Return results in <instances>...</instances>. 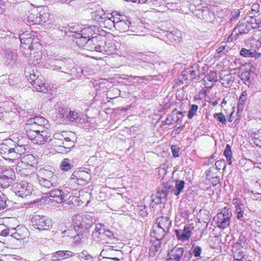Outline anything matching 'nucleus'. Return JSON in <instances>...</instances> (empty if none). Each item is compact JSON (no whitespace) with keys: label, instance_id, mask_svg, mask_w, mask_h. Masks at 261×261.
<instances>
[{"label":"nucleus","instance_id":"49530a36","mask_svg":"<svg viewBox=\"0 0 261 261\" xmlns=\"http://www.w3.org/2000/svg\"><path fill=\"white\" fill-rule=\"evenodd\" d=\"M29 34L24 33L20 35L19 38L21 43L27 45L32 43L33 39L31 37H29Z\"/></svg>","mask_w":261,"mask_h":261},{"label":"nucleus","instance_id":"bb28decb","mask_svg":"<svg viewBox=\"0 0 261 261\" xmlns=\"http://www.w3.org/2000/svg\"><path fill=\"white\" fill-rule=\"evenodd\" d=\"M130 22L128 19H120L116 18L115 29L120 32H125L129 30Z\"/></svg>","mask_w":261,"mask_h":261},{"label":"nucleus","instance_id":"7c9ffc66","mask_svg":"<svg viewBox=\"0 0 261 261\" xmlns=\"http://www.w3.org/2000/svg\"><path fill=\"white\" fill-rule=\"evenodd\" d=\"M152 234L156 240H162L168 232L158 226L155 224L153 226Z\"/></svg>","mask_w":261,"mask_h":261},{"label":"nucleus","instance_id":"de8ad7c7","mask_svg":"<svg viewBox=\"0 0 261 261\" xmlns=\"http://www.w3.org/2000/svg\"><path fill=\"white\" fill-rule=\"evenodd\" d=\"M74 142H68L64 141V144H63V147L61 148L60 152L62 153L69 152L70 148L74 146Z\"/></svg>","mask_w":261,"mask_h":261},{"label":"nucleus","instance_id":"1a4fd4ad","mask_svg":"<svg viewBox=\"0 0 261 261\" xmlns=\"http://www.w3.org/2000/svg\"><path fill=\"white\" fill-rule=\"evenodd\" d=\"M91 178V170L86 168L74 171L71 175V180L78 185L84 186L89 183Z\"/></svg>","mask_w":261,"mask_h":261},{"label":"nucleus","instance_id":"f8f14e48","mask_svg":"<svg viewBox=\"0 0 261 261\" xmlns=\"http://www.w3.org/2000/svg\"><path fill=\"white\" fill-rule=\"evenodd\" d=\"M12 189L16 195L22 198L31 196L33 191L32 185L25 181L14 184Z\"/></svg>","mask_w":261,"mask_h":261},{"label":"nucleus","instance_id":"864d4df0","mask_svg":"<svg viewBox=\"0 0 261 261\" xmlns=\"http://www.w3.org/2000/svg\"><path fill=\"white\" fill-rule=\"evenodd\" d=\"M250 70L248 71L244 70L242 71L240 73V77L241 78V80L244 82V83H245L246 82L249 83V81L250 77Z\"/></svg>","mask_w":261,"mask_h":261},{"label":"nucleus","instance_id":"13d9d810","mask_svg":"<svg viewBox=\"0 0 261 261\" xmlns=\"http://www.w3.org/2000/svg\"><path fill=\"white\" fill-rule=\"evenodd\" d=\"M138 65L146 70L152 69L154 66L153 64L152 63L145 62L144 61H140Z\"/></svg>","mask_w":261,"mask_h":261},{"label":"nucleus","instance_id":"412c9836","mask_svg":"<svg viewBox=\"0 0 261 261\" xmlns=\"http://www.w3.org/2000/svg\"><path fill=\"white\" fill-rule=\"evenodd\" d=\"M93 6H95L96 10L91 12L92 17L99 23H101V21H103V19L107 18L106 16L108 15V14L105 13L103 10L99 6H96L94 4H90L88 8L90 9H93V8L92 7Z\"/></svg>","mask_w":261,"mask_h":261},{"label":"nucleus","instance_id":"423d86ee","mask_svg":"<svg viewBox=\"0 0 261 261\" xmlns=\"http://www.w3.org/2000/svg\"><path fill=\"white\" fill-rule=\"evenodd\" d=\"M173 180L163 182L159 188L158 191L152 196V201L155 204L165 203L167 196L170 193H173Z\"/></svg>","mask_w":261,"mask_h":261},{"label":"nucleus","instance_id":"58836bf2","mask_svg":"<svg viewBox=\"0 0 261 261\" xmlns=\"http://www.w3.org/2000/svg\"><path fill=\"white\" fill-rule=\"evenodd\" d=\"M206 179L211 180L213 178L219 176V171H218L217 168L214 166H212L206 170Z\"/></svg>","mask_w":261,"mask_h":261},{"label":"nucleus","instance_id":"0eeeda50","mask_svg":"<svg viewBox=\"0 0 261 261\" xmlns=\"http://www.w3.org/2000/svg\"><path fill=\"white\" fill-rule=\"evenodd\" d=\"M11 140L6 139L0 144V153L5 160L14 161L20 157Z\"/></svg>","mask_w":261,"mask_h":261},{"label":"nucleus","instance_id":"a18cd8bd","mask_svg":"<svg viewBox=\"0 0 261 261\" xmlns=\"http://www.w3.org/2000/svg\"><path fill=\"white\" fill-rule=\"evenodd\" d=\"M232 203L235 206V211L242 210L245 208L244 204L239 198H233L232 200Z\"/></svg>","mask_w":261,"mask_h":261},{"label":"nucleus","instance_id":"cd10ccee","mask_svg":"<svg viewBox=\"0 0 261 261\" xmlns=\"http://www.w3.org/2000/svg\"><path fill=\"white\" fill-rule=\"evenodd\" d=\"M39 174H40L38 176V179L42 178L43 179H47L48 180H51L53 182L60 181V179L57 174H54V172L50 171L43 170L42 171H40Z\"/></svg>","mask_w":261,"mask_h":261},{"label":"nucleus","instance_id":"a211bd4d","mask_svg":"<svg viewBox=\"0 0 261 261\" xmlns=\"http://www.w3.org/2000/svg\"><path fill=\"white\" fill-rule=\"evenodd\" d=\"M163 40L168 44L179 43L182 40L181 33L178 30L166 32Z\"/></svg>","mask_w":261,"mask_h":261},{"label":"nucleus","instance_id":"4468645a","mask_svg":"<svg viewBox=\"0 0 261 261\" xmlns=\"http://www.w3.org/2000/svg\"><path fill=\"white\" fill-rule=\"evenodd\" d=\"M103 259H109L110 261H119L122 258V252L120 250H116L113 246H105L100 254Z\"/></svg>","mask_w":261,"mask_h":261},{"label":"nucleus","instance_id":"c9c22d12","mask_svg":"<svg viewBox=\"0 0 261 261\" xmlns=\"http://www.w3.org/2000/svg\"><path fill=\"white\" fill-rule=\"evenodd\" d=\"M240 55L244 57H254L255 59L258 58L261 55L260 53L256 51L253 50L251 49L242 48L240 53Z\"/></svg>","mask_w":261,"mask_h":261},{"label":"nucleus","instance_id":"ea45409f","mask_svg":"<svg viewBox=\"0 0 261 261\" xmlns=\"http://www.w3.org/2000/svg\"><path fill=\"white\" fill-rule=\"evenodd\" d=\"M41 23H46L50 19V14L46 8L39 9V17Z\"/></svg>","mask_w":261,"mask_h":261},{"label":"nucleus","instance_id":"8fccbe9b","mask_svg":"<svg viewBox=\"0 0 261 261\" xmlns=\"http://www.w3.org/2000/svg\"><path fill=\"white\" fill-rule=\"evenodd\" d=\"M72 165L70 163L68 159H64L61 162L60 168L62 170L68 171L71 168Z\"/></svg>","mask_w":261,"mask_h":261},{"label":"nucleus","instance_id":"680f3d73","mask_svg":"<svg viewBox=\"0 0 261 261\" xmlns=\"http://www.w3.org/2000/svg\"><path fill=\"white\" fill-rule=\"evenodd\" d=\"M55 147H56L59 151L60 152L61 148L63 147L64 144V140H50Z\"/></svg>","mask_w":261,"mask_h":261},{"label":"nucleus","instance_id":"5701e85b","mask_svg":"<svg viewBox=\"0 0 261 261\" xmlns=\"http://www.w3.org/2000/svg\"><path fill=\"white\" fill-rule=\"evenodd\" d=\"M39 9H42V7L33 8L28 12L27 14V21L29 22H33L35 24L40 23V18H39Z\"/></svg>","mask_w":261,"mask_h":261},{"label":"nucleus","instance_id":"c03bdc74","mask_svg":"<svg viewBox=\"0 0 261 261\" xmlns=\"http://www.w3.org/2000/svg\"><path fill=\"white\" fill-rule=\"evenodd\" d=\"M224 155L226 158L227 162L228 165H231L232 164V152L231 150V147L229 144H227L225 149L224 151Z\"/></svg>","mask_w":261,"mask_h":261},{"label":"nucleus","instance_id":"603ef678","mask_svg":"<svg viewBox=\"0 0 261 261\" xmlns=\"http://www.w3.org/2000/svg\"><path fill=\"white\" fill-rule=\"evenodd\" d=\"M193 255L196 257H200L202 252V248L199 246L193 245L190 249Z\"/></svg>","mask_w":261,"mask_h":261},{"label":"nucleus","instance_id":"69168bd1","mask_svg":"<svg viewBox=\"0 0 261 261\" xmlns=\"http://www.w3.org/2000/svg\"><path fill=\"white\" fill-rule=\"evenodd\" d=\"M205 77L210 82H216L217 81V74L215 71H211Z\"/></svg>","mask_w":261,"mask_h":261},{"label":"nucleus","instance_id":"4be33fe9","mask_svg":"<svg viewBox=\"0 0 261 261\" xmlns=\"http://www.w3.org/2000/svg\"><path fill=\"white\" fill-rule=\"evenodd\" d=\"M196 16L206 22H212L215 18L214 14L207 7H203L200 11H198Z\"/></svg>","mask_w":261,"mask_h":261},{"label":"nucleus","instance_id":"f03ea898","mask_svg":"<svg viewBox=\"0 0 261 261\" xmlns=\"http://www.w3.org/2000/svg\"><path fill=\"white\" fill-rule=\"evenodd\" d=\"M106 38L99 34L89 38L83 45L80 46L89 51H96L106 55H110L116 53V48L115 44L111 42H107Z\"/></svg>","mask_w":261,"mask_h":261},{"label":"nucleus","instance_id":"dca6fc26","mask_svg":"<svg viewBox=\"0 0 261 261\" xmlns=\"http://www.w3.org/2000/svg\"><path fill=\"white\" fill-rule=\"evenodd\" d=\"M15 179V172L11 169L3 170L0 175V185L4 188L9 187Z\"/></svg>","mask_w":261,"mask_h":261},{"label":"nucleus","instance_id":"aec40b11","mask_svg":"<svg viewBox=\"0 0 261 261\" xmlns=\"http://www.w3.org/2000/svg\"><path fill=\"white\" fill-rule=\"evenodd\" d=\"M192 228L189 225H185L183 229L175 230V234L178 241L185 242L191 237Z\"/></svg>","mask_w":261,"mask_h":261},{"label":"nucleus","instance_id":"79ce46f5","mask_svg":"<svg viewBox=\"0 0 261 261\" xmlns=\"http://www.w3.org/2000/svg\"><path fill=\"white\" fill-rule=\"evenodd\" d=\"M161 240H156L154 241L153 244L149 249V255L150 256H154L156 252H158L161 246Z\"/></svg>","mask_w":261,"mask_h":261},{"label":"nucleus","instance_id":"ddd939ff","mask_svg":"<svg viewBox=\"0 0 261 261\" xmlns=\"http://www.w3.org/2000/svg\"><path fill=\"white\" fill-rule=\"evenodd\" d=\"M230 219L229 209L225 207L214 218V221L216 222L217 227L224 229L229 226Z\"/></svg>","mask_w":261,"mask_h":261},{"label":"nucleus","instance_id":"4c0bfd02","mask_svg":"<svg viewBox=\"0 0 261 261\" xmlns=\"http://www.w3.org/2000/svg\"><path fill=\"white\" fill-rule=\"evenodd\" d=\"M66 230H65L62 232L63 237H65L67 236L70 238H73V237H75V235L79 232V230H77L76 228L74 225H73V222L71 225H69Z\"/></svg>","mask_w":261,"mask_h":261},{"label":"nucleus","instance_id":"a878e982","mask_svg":"<svg viewBox=\"0 0 261 261\" xmlns=\"http://www.w3.org/2000/svg\"><path fill=\"white\" fill-rule=\"evenodd\" d=\"M155 225L169 232L172 222L169 218L162 216L156 220Z\"/></svg>","mask_w":261,"mask_h":261},{"label":"nucleus","instance_id":"f704fd0d","mask_svg":"<svg viewBox=\"0 0 261 261\" xmlns=\"http://www.w3.org/2000/svg\"><path fill=\"white\" fill-rule=\"evenodd\" d=\"M185 182L182 180H176L173 181V193L174 195L178 196L182 191L184 188Z\"/></svg>","mask_w":261,"mask_h":261},{"label":"nucleus","instance_id":"09e8293b","mask_svg":"<svg viewBox=\"0 0 261 261\" xmlns=\"http://www.w3.org/2000/svg\"><path fill=\"white\" fill-rule=\"evenodd\" d=\"M251 48L254 51L258 50L261 47V37L256 40L253 39L251 40Z\"/></svg>","mask_w":261,"mask_h":261},{"label":"nucleus","instance_id":"b1692460","mask_svg":"<svg viewBox=\"0 0 261 261\" xmlns=\"http://www.w3.org/2000/svg\"><path fill=\"white\" fill-rule=\"evenodd\" d=\"M252 29L250 28V25L247 23H240L233 30L231 34L228 38V40H230L231 41L234 39H237L236 36L233 37L234 32L238 30V32L236 33V35L247 34Z\"/></svg>","mask_w":261,"mask_h":261},{"label":"nucleus","instance_id":"6ab92c4d","mask_svg":"<svg viewBox=\"0 0 261 261\" xmlns=\"http://www.w3.org/2000/svg\"><path fill=\"white\" fill-rule=\"evenodd\" d=\"M184 250V248L176 246L169 251L166 261H180L182 260Z\"/></svg>","mask_w":261,"mask_h":261},{"label":"nucleus","instance_id":"338daca9","mask_svg":"<svg viewBox=\"0 0 261 261\" xmlns=\"http://www.w3.org/2000/svg\"><path fill=\"white\" fill-rule=\"evenodd\" d=\"M171 150L174 158H177L179 156L178 153L180 150L179 147H178L176 145H173L171 147Z\"/></svg>","mask_w":261,"mask_h":261},{"label":"nucleus","instance_id":"c756f323","mask_svg":"<svg viewBox=\"0 0 261 261\" xmlns=\"http://www.w3.org/2000/svg\"><path fill=\"white\" fill-rule=\"evenodd\" d=\"M233 256L235 260L238 261H244V254L239 244H236L233 246Z\"/></svg>","mask_w":261,"mask_h":261},{"label":"nucleus","instance_id":"37998d69","mask_svg":"<svg viewBox=\"0 0 261 261\" xmlns=\"http://www.w3.org/2000/svg\"><path fill=\"white\" fill-rule=\"evenodd\" d=\"M77 257L82 261H93V256L86 250L77 253Z\"/></svg>","mask_w":261,"mask_h":261},{"label":"nucleus","instance_id":"39448f33","mask_svg":"<svg viewBox=\"0 0 261 261\" xmlns=\"http://www.w3.org/2000/svg\"><path fill=\"white\" fill-rule=\"evenodd\" d=\"M73 225L77 230L89 231L94 230L96 224L93 223L92 217L90 215L77 214L72 218Z\"/></svg>","mask_w":261,"mask_h":261},{"label":"nucleus","instance_id":"2eb2a0df","mask_svg":"<svg viewBox=\"0 0 261 261\" xmlns=\"http://www.w3.org/2000/svg\"><path fill=\"white\" fill-rule=\"evenodd\" d=\"M96 27L95 25L87 26L83 27L82 26L81 30V33L79 38L76 40V43L79 46H81L83 43L89 38L93 37L95 34Z\"/></svg>","mask_w":261,"mask_h":261},{"label":"nucleus","instance_id":"f257e3e1","mask_svg":"<svg viewBox=\"0 0 261 261\" xmlns=\"http://www.w3.org/2000/svg\"><path fill=\"white\" fill-rule=\"evenodd\" d=\"M49 127L48 120L43 117L30 118L25 122L24 129L27 137L20 134H14L11 140L20 155L25 153L29 139L34 144H42L46 142L49 136L47 130Z\"/></svg>","mask_w":261,"mask_h":261},{"label":"nucleus","instance_id":"9d476101","mask_svg":"<svg viewBox=\"0 0 261 261\" xmlns=\"http://www.w3.org/2000/svg\"><path fill=\"white\" fill-rule=\"evenodd\" d=\"M69 193L67 190H62L59 189L51 190L49 193H46L42 196L41 200L43 202L50 200L54 201L58 203H61L65 200Z\"/></svg>","mask_w":261,"mask_h":261},{"label":"nucleus","instance_id":"0e129e2a","mask_svg":"<svg viewBox=\"0 0 261 261\" xmlns=\"http://www.w3.org/2000/svg\"><path fill=\"white\" fill-rule=\"evenodd\" d=\"M14 231L13 228H5L1 231L0 235L3 237H10L11 238L12 232Z\"/></svg>","mask_w":261,"mask_h":261},{"label":"nucleus","instance_id":"393cba45","mask_svg":"<svg viewBox=\"0 0 261 261\" xmlns=\"http://www.w3.org/2000/svg\"><path fill=\"white\" fill-rule=\"evenodd\" d=\"M72 252L69 250H59L53 253L51 261H60L72 256Z\"/></svg>","mask_w":261,"mask_h":261},{"label":"nucleus","instance_id":"052dcab7","mask_svg":"<svg viewBox=\"0 0 261 261\" xmlns=\"http://www.w3.org/2000/svg\"><path fill=\"white\" fill-rule=\"evenodd\" d=\"M214 118L217 119L221 123L225 124L226 123V118L222 113H216L213 115Z\"/></svg>","mask_w":261,"mask_h":261},{"label":"nucleus","instance_id":"6e6552de","mask_svg":"<svg viewBox=\"0 0 261 261\" xmlns=\"http://www.w3.org/2000/svg\"><path fill=\"white\" fill-rule=\"evenodd\" d=\"M92 237L96 241L99 239L112 240L115 239L114 233L102 223L96 224L95 229L92 232Z\"/></svg>","mask_w":261,"mask_h":261},{"label":"nucleus","instance_id":"6e6d98bb","mask_svg":"<svg viewBox=\"0 0 261 261\" xmlns=\"http://www.w3.org/2000/svg\"><path fill=\"white\" fill-rule=\"evenodd\" d=\"M149 210V208L145 205L139 206L138 214L142 217H145L148 214Z\"/></svg>","mask_w":261,"mask_h":261},{"label":"nucleus","instance_id":"4d7b16f0","mask_svg":"<svg viewBox=\"0 0 261 261\" xmlns=\"http://www.w3.org/2000/svg\"><path fill=\"white\" fill-rule=\"evenodd\" d=\"M83 232L81 230H79V232L73 237L74 244L75 245H79L81 242L83 241L84 237L83 236Z\"/></svg>","mask_w":261,"mask_h":261},{"label":"nucleus","instance_id":"9b49d317","mask_svg":"<svg viewBox=\"0 0 261 261\" xmlns=\"http://www.w3.org/2000/svg\"><path fill=\"white\" fill-rule=\"evenodd\" d=\"M32 226L39 230H48L53 226V222L50 219L44 216L35 215L31 219Z\"/></svg>","mask_w":261,"mask_h":261},{"label":"nucleus","instance_id":"5fc2aeb1","mask_svg":"<svg viewBox=\"0 0 261 261\" xmlns=\"http://www.w3.org/2000/svg\"><path fill=\"white\" fill-rule=\"evenodd\" d=\"M25 75L28 79L29 82L32 85L38 79H39L38 76H37L34 73H31L29 72L25 71Z\"/></svg>","mask_w":261,"mask_h":261},{"label":"nucleus","instance_id":"774afa93","mask_svg":"<svg viewBox=\"0 0 261 261\" xmlns=\"http://www.w3.org/2000/svg\"><path fill=\"white\" fill-rule=\"evenodd\" d=\"M65 135H66V132L57 133H55L53 136V139L51 140H62L65 138Z\"/></svg>","mask_w":261,"mask_h":261},{"label":"nucleus","instance_id":"e433bc0d","mask_svg":"<svg viewBox=\"0 0 261 261\" xmlns=\"http://www.w3.org/2000/svg\"><path fill=\"white\" fill-rule=\"evenodd\" d=\"M247 23L250 25V28L252 30L257 29L260 27L261 18L260 17L249 16L247 20Z\"/></svg>","mask_w":261,"mask_h":261},{"label":"nucleus","instance_id":"f3484780","mask_svg":"<svg viewBox=\"0 0 261 261\" xmlns=\"http://www.w3.org/2000/svg\"><path fill=\"white\" fill-rule=\"evenodd\" d=\"M82 27V25L80 24H74L72 26H68V27L59 25L57 27V29L61 32H64L66 35L74 37L76 40H78L80 36Z\"/></svg>","mask_w":261,"mask_h":261},{"label":"nucleus","instance_id":"2f4dec72","mask_svg":"<svg viewBox=\"0 0 261 261\" xmlns=\"http://www.w3.org/2000/svg\"><path fill=\"white\" fill-rule=\"evenodd\" d=\"M39 185L42 187L46 189H49L51 188H55L58 186L60 181L53 182L51 180H48L47 179H43L42 178H39L38 179Z\"/></svg>","mask_w":261,"mask_h":261},{"label":"nucleus","instance_id":"20e7f679","mask_svg":"<svg viewBox=\"0 0 261 261\" xmlns=\"http://www.w3.org/2000/svg\"><path fill=\"white\" fill-rule=\"evenodd\" d=\"M59 117L66 119L68 121L76 123L81 127L87 129L89 126V118L87 117L82 113L68 110L66 108H60L59 110Z\"/></svg>","mask_w":261,"mask_h":261},{"label":"nucleus","instance_id":"72a5a7b5","mask_svg":"<svg viewBox=\"0 0 261 261\" xmlns=\"http://www.w3.org/2000/svg\"><path fill=\"white\" fill-rule=\"evenodd\" d=\"M32 85L36 91L46 93L48 91L45 83L41 79L37 80Z\"/></svg>","mask_w":261,"mask_h":261},{"label":"nucleus","instance_id":"473e14b6","mask_svg":"<svg viewBox=\"0 0 261 261\" xmlns=\"http://www.w3.org/2000/svg\"><path fill=\"white\" fill-rule=\"evenodd\" d=\"M13 229H14V231L11 233L10 240L12 242H14V243L20 244L21 240H23L25 238V237L22 233L18 232V229H16V228H13Z\"/></svg>","mask_w":261,"mask_h":261},{"label":"nucleus","instance_id":"7ed1b4c3","mask_svg":"<svg viewBox=\"0 0 261 261\" xmlns=\"http://www.w3.org/2000/svg\"><path fill=\"white\" fill-rule=\"evenodd\" d=\"M45 66L51 70L63 72L68 75L74 74V70L72 69L74 67V63L70 58L62 57L53 58L46 62Z\"/></svg>","mask_w":261,"mask_h":261},{"label":"nucleus","instance_id":"a19ab883","mask_svg":"<svg viewBox=\"0 0 261 261\" xmlns=\"http://www.w3.org/2000/svg\"><path fill=\"white\" fill-rule=\"evenodd\" d=\"M247 92L246 91H243L241 93L238 103V111L237 113L242 112L244 108V104L246 100Z\"/></svg>","mask_w":261,"mask_h":261},{"label":"nucleus","instance_id":"3c124183","mask_svg":"<svg viewBox=\"0 0 261 261\" xmlns=\"http://www.w3.org/2000/svg\"><path fill=\"white\" fill-rule=\"evenodd\" d=\"M203 6L201 4H196L191 3L189 5V9L192 11L196 16V13H198V11H200Z\"/></svg>","mask_w":261,"mask_h":261},{"label":"nucleus","instance_id":"e2e57ef3","mask_svg":"<svg viewBox=\"0 0 261 261\" xmlns=\"http://www.w3.org/2000/svg\"><path fill=\"white\" fill-rule=\"evenodd\" d=\"M7 59L12 63H15L17 59V55L14 52H10L6 55Z\"/></svg>","mask_w":261,"mask_h":261},{"label":"nucleus","instance_id":"bf43d9fd","mask_svg":"<svg viewBox=\"0 0 261 261\" xmlns=\"http://www.w3.org/2000/svg\"><path fill=\"white\" fill-rule=\"evenodd\" d=\"M198 109V107L196 105H192L191 106L188 114V117L189 119H191L193 118L194 116L195 115L196 112L197 111Z\"/></svg>","mask_w":261,"mask_h":261},{"label":"nucleus","instance_id":"c85d7f7f","mask_svg":"<svg viewBox=\"0 0 261 261\" xmlns=\"http://www.w3.org/2000/svg\"><path fill=\"white\" fill-rule=\"evenodd\" d=\"M107 18L103 19L101 23H99L101 25H103L104 27L109 29H112L113 27L115 28V22L116 18L113 15V13L108 14L106 16Z\"/></svg>","mask_w":261,"mask_h":261}]
</instances>
